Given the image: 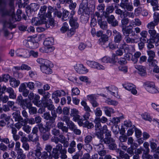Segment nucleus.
Returning a JSON list of instances; mask_svg holds the SVG:
<instances>
[{"label":"nucleus","instance_id":"obj_1","mask_svg":"<svg viewBox=\"0 0 159 159\" xmlns=\"http://www.w3.org/2000/svg\"><path fill=\"white\" fill-rule=\"evenodd\" d=\"M16 25L13 24L9 21H5L4 22L3 25V33L5 36L8 39H11L13 37V35L11 33H10L6 30V28H8L10 29L16 28Z\"/></svg>","mask_w":159,"mask_h":159},{"label":"nucleus","instance_id":"obj_2","mask_svg":"<svg viewBox=\"0 0 159 159\" xmlns=\"http://www.w3.org/2000/svg\"><path fill=\"white\" fill-rule=\"evenodd\" d=\"M75 13L74 10L71 11L69 16V23L72 28L76 29L79 27V25L77 22L78 18L75 15Z\"/></svg>","mask_w":159,"mask_h":159},{"label":"nucleus","instance_id":"obj_3","mask_svg":"<svg viewBox=\"0 0 159 159\" xmlns=\"http://www.w3.org/2000/svg\"><path fill=\"white\" fill-rule=\"evenodd\" d=\"M82 106L84 107V109L86 111L85 113L82 116L83 119L84 120H88L91 116L90 112H92L90 107L87 105L86 102L84 101H82L81 102Z\"/></svg>","mask_w":159,"mask_h":159},{"label":"nucleus","instance_id":"obj_4","mask_svg":"<svg viewBox=\"0 0 159 159\" xmlns=\"http://www.w3.org/2000/svg\"><path fill=\"white\" fill-rule=\"evenodd\" d=\"M52 12H54V15L57 16L58 18L61 17L62 15L61 12L58 11L56 8H54L50 6L48 7V13L46 15V17L49 18H51V13Z\"/></svg>","mask_w":159,"mask_h":159},{"label":"nucleus","instance_id":"obj_5","mask_svg":"<svg viewBox=\"0 0 159 159\" xmlns=\"http://www.w3.org/2000/svg\"><path fill=\"white\" fill-rule=\"evenodd\" d=\"M65 92L62 90H57L55 91L52 94V98L54 100L55 102L58 103L59 102L60 99L58 97H61L62 95H64Z\"/></svg>","mask_w":159,"mask_h":159},{"label":"nucleus","instance_id":"obj_6","mask_svg":"<svg viewBox=\"0 0 159 159\" xmlns=\"http://www.w3.org/2000/svg\"><path fill=\"white\" fill-rule=\"evenodd\" d=\"M87 64L91 67L96 68L98 70H104L105 69V67L102 65L99 64L97 62L93 61H87Z\"/></svg>","mask_w":159,"mask_h":159},{"label":"nucleus","instance_id":"obj_7","mask_svg":"<svg viewBox=\"0 0 159 159\" xmlns=\"http://www.w3.org/2000/svg\"><path fill=\"white\" fill-rule=\"evenodd\" d=\"M124 87L126 90L131 92L134 95H136L137 91L136 89V86L131 83H125L123 85Z\"/></svg>","mask_w":159,"mask_h":159},{"label":"nucleus","instance_id":"obj_8","mask_svg":"<svg viewBox=\"0 0 159 159\" xmlns=\"http://www.w3.org/2000/svg\"><path fill=\"white\" fill-rule=\"evenodd\" d=\"M74 67L76 71L80 74H85L88 72V70L82 64H76Z\"/></svg>","mask_w":159,"mask_h":159},{"label":"nucleus","instance_id":"obj_9","mask_svg":"<svg viewBox=\"0 0 159 159\" xmlns=\"http://www.w3.org/2000/svg\"><path fill=\"white\" fill-rule=\"evenodd\" d=\"M62 146L61 144L60 143H58L57 145L55 148H53L52 149V153H53V157L55 159L57 158L58 157V156L59 155L60 152L62 150Z\"/></svg>","mask_w":159,"mask_h":159},{"label":"nucleus","instance_id":"obj_10","mask_svg":"<svg viewBox=\"0 0 159 159\" xmlns=\"http://www.w3.org/2000/svg\"><path fill=\"white\" fill-rule=\"evenodd\" d=\"M109 93L117 98H119V96L118 95V89L116 87L112 86L110 87H106Z\"/></svg>","mask_w":159,"mask_h":159},{"label":"nucleus","instance_id":"obj_11","mask_svg":"<svg viewBox=\"0 0 159 159\" xmlns=\"http://www.w3.org/2000/svg\"><path fill=\"white\" fill-rule=\"evenodd\" d=\"M24 43H25V46L31 49H36L38 48L39 46V43L37 42H34L32 40H25L24 41Z\"/></svg>","mask_w":159,"mask_h":159},{"label":"nucleus","instance_id":"obj_12","mask_svg":"<svg viewBox=\"0 0 159 159\" xmlns=\"http://www.w3.org/2000/svg\"><path fill=\"white\" fill-rule=\"evenodd\" d=\"M28 51L23 49H18L16 51V55L18 57L26 58L29 55L27 54Z\"/></svg>","mask_w":159,"mask_h":159},{"label":"nucleus","instance_id":"obj_13","mask_svg":"<svg viewBox=\"0 0 159 159\" xmlns=\"http://www.w3.org/2000/svg\"><path fill=\"white\" fill-rule=\"evenodd\" d=\"M78 123L80 126H83L84 127H86L88 129H92L94 127V125L92 122H90L88 120H86L84 122V120H79Z\"/></svg>","mask_w":159,"mask_h":159},{"label":"nucleus","instance_id":"obj_14","mask_svg":"<svg viewBox=\"0 0 159 159\" xmlns=\"http://www.w3.org/2000/svg\"><path fill=\"white\" fill-rule=\"evenodd\" d=\"M79 111L76 109H71L70 111V116L73 117V120L74 121H78L80 119V116L78 115Z\"/></svg>","mask_w":159,"mask_h":159},{"label":"nucleus","instance_id":"obj_15","mask_svg":"<svg viewBox=\"0 0 159 159\" xmlns=\"http://www.w3.org/2000/svg\"><path fill=\"white\" fill-rule=\"evenodd\" d=\"M51 65V62L50 61V63H48L47 65L40 66L42 71L47 74H51L52 73V70L50 67Z\"/></svg>","mask_w":159,"mask_h":159},{"label":"nucleus","instance_id":"obj_16","mask_svg":"<svg viewBox=\"0 0 159 159\" xmlns=\"http://www.w3.org/2000/svg\"><path fill=\"white\" fill-rule=\"evenodd\" d=\"M128 45L126 43L123 42L120 45V48L117 50L116 52V56H122L124 52L125 51L124 49L125 48H127Z\"/></svg>","mask_w":159,"mask_h":159},{"label":"nucleus","instance_id":"obj_17","mask_svg":"<svg viewBox=\"0 0 159 159\" xmlns=\"http://www.w3.org/2000/svg\"><path fill=\"white\" fill-rule=\"evenodd\" d=\"M113 33L114 36V42L116 43H120L122 39L121 34L116 30H113Z\"/></svg>","mask_w":159,"mask_h":159},{"label":"nucleus","instance_id":"obj_18","mask_svg":"<svg viewBox=\"0 0 159 159\" xmlns=\"http://www.w3.org/2000/svg\"><path fill=\"white\" fill-rule=\"evenodd\" d=\"M107 21L109 24H111L113 26L115 27L118 25V21L116 20L114 16L113 15H110L107 19Z\"/></svg>","mask_w":159,"mask_h":159},{"label":"nucleus","instance_id":"obj_19","mask_svg":"<svg viewBox=\"0 0 159 159\" xmlns=\"http://www.w3.org/2000/svg\"><path fill=\"white\" fill-rule=\"evenodd\" d=\"M102 108L103 110L105 115L107 116L111 117V114L115 113L114 110L111 107L107 106H104L102 107Z\"/></svg>","mask_w":159,"mask_h":159},{"label":"nucleus","instance_id":"obj_20","mask_svg":"<svg viewBox=\"0 0 159 159\" xmlns=\"http://www.w3.org/2000/svg\"><path fill=\"white\" fill-rule=\"evenodd\" d=\"M12 115L15 121L23 122L24 119L20 115V112L16 111L14 112L13 113Z\"/></svg>","mask_w":159,"mask_h":159},{"label":"nucleus","instance_id":"obj_21","mask_svg":"<svg viewBox=\"0 0 159 159\" xmlns=\"http://www.w3.org/2000/svg\"><path fill=\"white\" fill-rule=\"evenodd\" d=\"M135 68L138 69L139 72V74L141 76H144L146 75L145 67L142 66L135 65Z\"/></svg>","mask_w":159,"mask_h":159},{"label":"nucleus","instance_id":"obj_22","mask_svg":"<svg viewBox=\"0 0 159 159\" xmlns=\"http://www.w3.org/2000/svg\"><path fill=\"white\" fill-rule=\"evenodd\" d=\"M54 49L53 47L44 46V47L40 48L39 51L42 52L49 53L53 51Z\"/></svg>","mask_w":159,"mask_h":159},{"label":"nucleus","instance_id":"obj_23","mask_svg":"<svg viewBox=\"0 0 159 159\" xmlns=\"http://www.w3.org/2000/svg\"><path fill=\"white\" fill-rule=\"evenodd\" d=\"M44 20L39 19L38 18H34L32 20V24L33 25H39L44 23Z\"/></svg>","mask_w":159,"mask_h":159},{"label":"nucleus","instance_id":"obj_24","mask_svg":"<svg viewBox=\"0 0 159 159\" xmlns=\"http://www.w3.org/2000/svg\"><path fill=\"white\" fill-rule=\"evenodd\" d=\"M59 141L61 143L63 144L64 147L67 148L69 145L68 141L66 140L65 137L63 135H59Z\"/></svg>","mask_w":159,"mask_h":159},{"label":"nucleus","instance_id":"obj_25","mask_svg":"<svg viewBox=\"0 0 159 159\" xmlns=\"http://www.w3.org/2000/svg\"><path fill=\"white\" fill-rule=\"evenodd\" d=\"M47 9V6L45 5L41 7L38 14V16L40 18H44Z\"/></svg>","mask_w":159,"mask_h":159},{"label":"nucleus","instance_id":"obj_26","mask_svg":"<svg viewBox=\"0 0 159 159\" xmlns=\"http://www.w3.org/2000/svg\"><path fill=\"white\" fill-rule=\"evenodd\" d=\"M9 82L11 86L14 88L17 87L20 84V81L19 80H16L13 78L10 79Z\"/></svg>","mask_w":159,"mask_h":159},{"label":"nucleus","instance_id":"obj_27","mask_svg":"<svg viewBox=\"0 0 159 159\" xmlns=\"http://www.w3.org/2000/svg\"><path fill=\"white\" fill-rule=\"evenodd\" d=\"M108 40V36L106 35H103L102 36V37H101L99 39L98 42L100 45L103 46L105 45Z\"/></svg>","mask_w":159,"mask_h":159},{"label":"nucleus","instance_id":"obj_28","mask_svg":"<svg viewBox=\"0 0 159 159\" xmlns=\"http://www.w3.org/2000/svg\"><path fill=\"white\" fill-rule=\"evenodd\" d=\"M98 24L101 28L103 30H106L107 28V23L106 21H102L101 18L98 19Z\"/></svg>","mask_w":159,"mask_h":159},{"label":"nucleus","instance_id":"obj_29","mask_svg":"<svg viewBox=\"0 0 159 159\" xmlns=\"http://www.w3.org/2000/svg\"><path fill=\"white\" fill-rule=\"evenodd\" d=\"M54 42V39L52 37L47 38L44 41L43 44L44 46H52Z\"/></svg>","mask_w":159,"mask_h":159},{"label":"nucleus","instance_id":"obj_30","mask_svg":"<svg viewBox=\"0 0 159 159\" xmlns=\"http://www.w3.org/2000/svg\"><path fill=\"white\" fill-rule=\"evenodd\" d=\"M115 12L116 14L119 15L121 18L125 17L126 12L125 10L123 11L120 9L117 8L115 10Z\"/></svg>","mask_w":159,"mask_h":159},{"label":"nucleus","instance_id":"obj_31","mask_svg":"<svg viewBox=\"0 0 159 159\" xmlns=\"http://www.w3.org/2000/svg\"><path fill=\"white\" fill-rule=\"evenodd\" d=\"M32 103L28 101V99L26 98L24 99V100L22 102V104H21L20 106L23 109H25L26 107L27 108L30 107L31 106Z\"/></svg>","mask_w":159,"mask_h":159},{"label":"nucleus","instance_id":"obj_32","mask_svg":"<svg viewBox=\"0 0 159 159\" xmlns=\"http://www.w3.org/2000/svg\"><path fill=\"white\" fill-rule=\"evenodd\" d=\"M141 54V53L139 52H136L133 55V57L131 58V60L134 63H136L138 61V59L140 56Z\"/></svg>","mask_w":159,"mask_h":159},{"label":"nucleus","instance_id":"obj_33","mask_svg":"<svg viewBox=\"0 0 159 159\" xmlns=\"http://www.w3.org/2000/svg\"><path fill=\"white\" fill-rule=\"evenodd\" d=\"M87 9V5L84 4L83 2L82 3L80 6V8L78 11L79 14H81L85 12Z\"/></svg>","mask_w":159,"mask_h":159},{"label":"nucleus","instance_id":"obj_34","mask_svg":"<svg viewBox=\"0 0 159 159\" xmlns=\"http://www.w3.org/2000/svg\"><path fill=\"white\" fill-rule=\"evenodd\" d=\"M158 142L157 140L155 139H152L150 141L149 143L150 144V146L151 149L153 150H154L156 149L157 147V143Z\"/></svg>","mask_w":159,"mask_h":159},{"label":"nucleus","instance_id":"obj_35","mask_svg":"<svg viewBox=\"0 0 159 159\" xmlns=\"http://www.w3.org/2000/svg\"><path fill=\"white\" fill-rule=\"evenodd\" d=\"M46 106L48 108V109L50 111H52L54 109V107L52 104V101L51 99H48V102H45Z\"/></svg>","mask_w":159,"mask_h":159},{"label":"nucleus","instance_id":"obj_36","mask_svg":"<svg viewBox=\"0 0 159 159\" xmlns=\"http://www.w3.org/2000/svg\"><path fill=\"white\" fill-rule=\"evenodd\" d=\"M52 157L53 153L51 154V152H43L41 157L43 159H52Z\"/></svg>","mask_w":159,"mask_h":159},{"label":"nucleus","instance_id":"obj_37","mask_svg":"<svg viewBox=\"0 0 159 159\" xmlns=\"http://www.w3.org/2000/svg\"><path fill=\"white\" fill-rule=\"evenodd\" d=\"M38 63L41 65L40 66H44L48 64V63H50V61L47 60H45L41 58H39L37 60Z\"/></svg>","mask_w":159,"mask_h":159},{"label":"nucleus","instance_id":"obj_38","mask_svg":"<svg viewBox=\"0 0 159 159\" xmlns=\"http://www.w3.org/2000/svg\"><path fill=\"white\" fill-rule=\"evenodd\" d=\"M40 7L39 5L36 3H31L30 6V9L32 11H35L39 9Z\"/></svg>","mask_w":159,"mask_h":159},{"label":"nucleus","instance_id":"obj_39","mask_svg":"<svg viewBox=\"0 0 159 159\" xmlns=\"http://www.w3.org/2000/svg\"><path fill=\"white\" fill-rule=\"evenodd\" d=\"M142 118L145 120L151 122L152 120V118L150 115L147 113L145 112L141 115Z\"/></svg>","mask_w":159,"mask_h":159},{"label":"nucleus","instance_id":"obj_40","mask_svg":"<svg viewBox=\"0 0 159 159\" xmlns=\"http://www.w3.org/2000/svg\"><path fill=\"white\" fill-rule=\"evenodd\" d=\"M148 32L150 35V39H149L151 40H153L156 36L157 34H158L154 29L149 30Z\"/></svg>","mask_w":159,"mask_h":159},{"label":"nucleus","instance_id":"obj_41","mask_svg":"<svg viewBox=\"0 0 159 159\" xmlns=\"http://www.w3.org/2000/svg\"><path fill=\"white\" fill-rule=\"evenodd\" d=\"M122 31L123 34L125 36V35L129 36V34L132 32V30L131 29L127 28L123 26Z\"/></svg>","mask_w":159,"mask_h":159},{"label":"nucleus","instance_id":"obj_42","mask_svg":"<svg viewBox=\"0 0 159 159\" xmlns=\"http://www.w3.org/2000/svg\"><path fill=\"white\" fill-rule=\"evenodd\" d=\"M105 102L108 105L114 106H116L118 104V102L117 101L110 99H108L106 100L105 101Z\"/></svg>","mask_w":159,"mask_h":159},{"label":"nucleus","instance_id":"obj_43","mask_svg":"<svg viewBox=\"0 0 159 159\" xmlns=\"http://www.w3.org/2000/svg\"><path fill=\"white\" fill-rule=\"evenodd\" d=\"M148 91L152 93H157L159 92L158 90L156 87L155 85L151 88H148Z\"/></svg>","mask_w":159,"mask_h":159},{"label":"nucleus","instance_id":"obj_44","mask_svg":"<svg viewBox=\"0 0 159 159\" xmlns=\"http://www.w3.org/2000/svg\"><path fill=\"white\" fill-rule=\"evenodd\" d=\"M147 52L149 57L148 60L154 59L155 56V52L152 50H150L147 51Z\"/></svg>","mask_w":159,"mask_h":159},{"label":"nucleus","instance_id":"obj_45","mask_svg":"<svg viewBox=\"0 0 159 159\" xmlns=\"http://www.w3.org/2000/svg\"><path fill=\"white\" fill-rule=\"evenodd\" d=\"M50 94L48 92H45L43 95V98L42 99V102L45 103V102H48V99H50L49 98L50 96Z\"/></svg>","mask_w":159,"mask_h":159},{"label":"nucleus","instance_id":"obj_46","mask_svg":"<svg viewBox=\"0 0 159 159\" xmlns=\"http://www.w3.org/2000/svg\"><path fill=\"white\" fill-rule=\"evenodd\" d=\"M157 25V23L153 21L148 23L147 25V27L150 30H154L155 26Z\"/></svg>","mask_w":159,"mask_h":159},{"label":"nucleus","instance_id":"obj_47","mask_svg":"<svg viewBox=\"0 0 159 159\" xmlns=\"http://www.w3.org/2000/svg\"><path fill=\"white\" fill-rule=\"evenodd\" d=\"M94 122L95 124V128L96 131L100 130V128L101 127V123L96 118L94 120Z\"/></svg>","mask_w":159,"mask_h":159},{"label":"nucleus","instance_id":"obj_48","mask_svg":"<svg viewBox=\"0 0 159 159\" xmlns=\"http://www.w3.org/2000/svg\"><path fill=\"white\" fill-rule=\"evenodd\" d=\"M38 52L37 51H35L33 50H31L30 51H28L27 54L29 55L28 58L30 56H32L36 58L38 56Z\"/></svg>","mask_w":159,"mask_h":159},{"label":"nucleus","instance_id":"obj_49","mask_svg":"<svg viewBox=\"0 0 159 159\" xmlns=\"http://www.w3.org/2000/svg\"><path fill=\"white\" fill-rule=\"evenodd\" d=\"M149 152H145V151H144L143 152L142 157L143 159H152L153 157L148 154Z\"/></svg>","mask_w":159,"mask_h":159},{"label":"nucleus","instance_id":"obj_50","mask_svg":"<svg viewBox=\"0 0 159 159\" xmlns=\"http://www.w3.org/2000/svg\"><path fill=\"white\" fill-rule=\"evenodd\" d=\"M17 159H25L26 156L25 154L23 153L22 150H20V151L17 152Z\"/></svg>","mask_w":159,"mask_h":159},{"label":"nucleus","instance_id":"obj_51","mask_svg":"<svg viewBox=\"0 0 159 159\" xmlns=\"http://www.w3.org/2000/svg\"><path fill=\"white\" fill-rule=\"evenodd\" d=\"M29 109V113L31 115H33L37 113V109L35 107H32V104L30 107L28 108Z\"/></svg>","mask_w":159,"mask_h":159},{"label":"nucleus","instance_id":"obj_52","mask_svg":"<svg viewBox=\"0 0 159 159\" xmlns=\"http://www.w3.org/2000/svg\"><path fill=\"white\" fill-rule=\"evenodd\" d=\"M94 112L96 117L101 116L102 115V111L100 107H97L94 111Z\"/></svg>","mask_w":159,"mask_h":159},{"label":"nucleus","instance_id":"obj_53","mask_svg":"<svg viewBox=\"0 0 159 159\" xmlns=\"http://www.w3.org/2000/svg\"><path fill=\"white\" fill-rule=\"evenodd\" d=\"M104 142L106 144H109L111 143H114L115 141L114 139L111 137H105L103 139Z\"/></svg>","mask_w":159,"mask_h":159},{"label":"nucleus","instance_id":"obj_54","mask_svg":"<svg viewBox=\"0 0 159 159\" xmlns=\"http://www.w3.org/2000/svg\"><path fill=\"white\" fill-rule=\"evenodd\" d=\"M69 12L66 10H64L63 11L62 20L64 21L67 20L69 19Z\"/></svg>","mask_w":159,"mask_h":159},{"label":"nucleus","instance_id":"obj_55","mask_svg":"<svg viewBox=\"0 0 159 159\" xmlns=\"http://www.w3.org/2000/svg\"><path fill=\"white\" fill-rule=\"evenodd\" d=\"M95 118L102 123H105L108 121L107 118L104 116H102L101 117H96Z\"/></svg>","mask_w":159,"mask_h":159},{"label":"nucleus","instance_id":"obj_56","mask_svg":"<svg viewBox=\"0 0 159 159\" xmlns=\"http://www.w3.org/2000/svg\"><path fill=\"white\" fill-rule=\"evenodd\" d=\"M121 20V25L122 27L128 25L129 22V19L126 17H123Z\"/></svg>","mask_w":159,"mask_h":159},{"label":"nucleus","instance_id":"obj_57","mask_svg":"<svg viewBox=\"0 0 159 159\" xmlns=\"http://www.w3.org/2000/svg\"><path fill=\"white\" fill-rule=\"evenodd\" d=\"M144 85L145 86L146 90H147L148 88H151L155 85V84L153 82H146L144 83Z\"/></svg>","mask_w":159,"mask_h":159},{"label":"nucleus","instance_id":"obj_58","mask_svg":"<svg viewBox=\"0 0 159 159\" xmlns=\"http://www.w3.org/2000/svg\"><path fill=\"white\" fill-rule=\"evenodd\" d=\"M15 69H17L19 70L21 69L22 70H30L31 69V68L30 67L25 64L22 65L21 67H15Z\"/></svg>","mask_w":159,"mask_h":159},{"label":"nucleus","instance_id":"obj_59","mask_svg":"<svg viewBox=\"0 0 159 159\" xmlns=\"http://www.w3.org/2000/svg\"><path fill=\"white\" fill-rule=\"evenodd\" d=\"M10 78V76L8 74H5L3 75L2 77H0V82L2 81L7 82ZM1 88V86H0Z\"/></svg>","mask_w":159,"mask_h":159},{"label":"nucleus","instance_id":"obj_60","mask_svg":"<svg viewBox=\"0 0 159 159\" xmlns=\"http://www.w3.org/2000/svg\"><path fill=\"white\" fill-rule=\"evenodd\" d=\"M22 129L26 133L29 134L31 131V127L29 125H24L22 127Z\"/></svg>","mask_w":159,"mask_h":159},{"label":"nucleus","instance_id":"obj_61","mask_svg":"<svg viewBox=\"0 0 159 159\" xmlns=\"http://www.w3.org/2000/svg\"><path fill=\"white\" fill-rule=\"evenodd\" d=\"M148 61L149 62V65L151 66H157V61L154 59L148 60Z\"/></svg>","mask_w":159,"mask_h":159},{"label":"nucleus","instance_id":"obj_62","mask_svg":"<svg viewBox=\"0 0 159 159\" xmlns=\"http://www.w3.org/2000/svg\"><path fill=\"white\" fill-rule=\"evenodd\" d=\"M153 21L157 24L159 22V13L155 12L153 16Z\"/></svg>","mask_w":159,"mask_h":159},{"label":"nucleus","instance_id":"obj_63","mask_svg":"<svg viewBox=\"0 0 159 159\" xmlns=\"http://www.w3.org/2000/svg\"><path fill=\"white\" fill-rule=\"evenodd\" d=\"M72 96L78 95L80 93V91L77 88H73L72 89Z\"/></svg>","mask_w":159,"mask_h":159},{"label":"nucleus","instance_id":"obj_64","mask_svg":"<svg viewBox=\"0 0 159 159\" xmlns=\"http://www.w3.org/2000/svg\"><path fill=\"white\" fill-rule=\"evenodd\" d=\"M92 137L90 135H88L84 138V142L86 144L89 143L92 140Z\"/></svg>","mask_w":159,"mask_h":159}]
</instances>
